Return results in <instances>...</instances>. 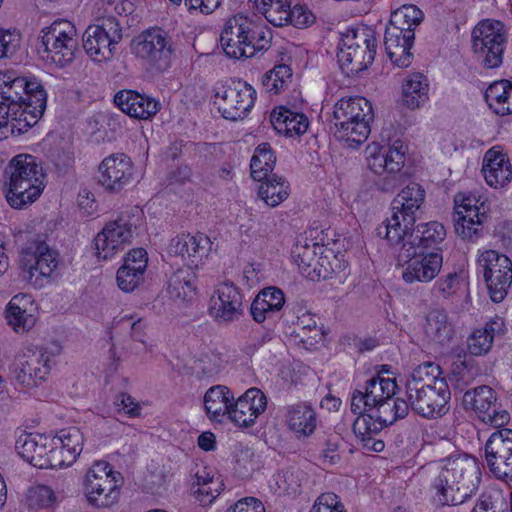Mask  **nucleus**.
<instances>
[{
  "mask_svg": "<svg viewBox=\"0 0 512 512\" xmlns=\"http://www.w3.org/2000/svg\"><path fill=\"white\" fill-rule=\"evenodd\" d=\"M426 336L433 342L445 344L453 337V327L443 310L435 309L428 313L424 327Z\"/></svg>",
  "mask_w": 512,
  "mask_h": 512,
  "instance_id": "nucleus-42",
  "label": "nucleus"
},
{
  "mask_svg": "<svg viewBox=\"0 0 512 512\" xmlns=\"http://www.w3.org/2000/svg\"><path fill=\"white\" fill-rule=\"evenodd\" d=\"M211 245L209 237L202 233L181 234L171 239L167 246V255L170 258H179L189 269H198L208 256Z\"/></svg>",
  "mask_w": 512,
  "mask_h": 512,
  "instance_id": "nucleus-23",
  "label": "nucleus"
},
{
  "mask_svg": "<svg viewBox=\"0 0 512 512\" xmlns=\"http://www.w3.org/2000/svg\"><path fill=\"white\" fill-rule=\"evenodd\" d=\"M122 38L119 22L114 17H108L86 28L82 36L83 48L93 61L107 62L114 57Z\"/></svg>",
  "mask_w": 512,
  "mask_h": 512,
  "instance_id": "nucleus-12",
  "label": "nucleus"
},
{
  "mask_svg": "<svg viewBox=\"0 0 512 512\" xmlns=\"http://www.w3.org/2000/svg\"><path fill=\"white\" fill-rule=\"evenodd\" d=\"M256 91L244 81L232 80L219 87L214 94V104L228 120L243 119L255 102Z\"/></svg>",
  "mask_w": 512,
  "mask_h": 512,
  "instance_id": "nucleus-14",
  "label": "nucleus"
},
{
  "mask_svg": "<svg viewBox=\"0 0 512 512\" xmlns=\"http://www.w3.org/2000/svg\"><path fill=\"white\" fill-rule=\"evenodd\" d=\"M211 313L221 322H233L243 315L242 294L232 282L225 281L217 286Z\"/></svg>",
  "mask_w": 512,
  "mask_h": 512,
  "instance_id": "nucleus-26",
  "label": "nucleus"
},
{
  "mask_svg": "<svg viewBox=\"0 0 512 512\" xmlns=\"http://www.w3.org/2000/svg\"><path fill=\"white\" fill-rule=\"evenodd\" d=\"M246 30L248 33L245 34V42L243 47L245 48V55L243 59L251 58L259 52H263L269 49L272 40V33L270 29L261 24H257L248 18Z\"/></svg>",
  "mask_w": 512,
  "mask_h": 512,
  "instance_id": "nucleus-40",
  "label": "nucleus"
},
{
  "mask_svg": "<svg viewBox=\"0 0 512 512\" xmlns=\"http://www.w3.org/2000/svg\"><path fill=\"white\" fill-rule=\"evenodd\" d=\"M0 75H4L5 83H1L0 93L5 94L2 98H6L12 105V109L18 114L22 108L21 100L26 88L28 79L25 77L16 76L14 71H0Z\"/></svg>",
  "mask_w": 512,
  "mask_h": 512,
  "instance_id": "nucleus-46",
  "label": "nucleus"
},
{
  "mask_svg": "<svg viewBox=\"0 0 512 512\" xmlns=\"http://www.w3.org/2000/svg\"><path fill=\"white\" fill-rule=\"evenodd\" d=\"M5 197L15 209H22L35 202L41 195L45 184V174L36 157L19 154L12 158L5 169Z\"/></svg>",
  "mask_w": 512,
  "mask_h": 512,
  "instance_id": "nucleus-3",
  "label": "nucleus"
},
{
  "mask_svg": "<svg viewBox=\"0 0 512 512\" xmlns=\"http://www.w3.org/2000/svg\"><path fill=\"white\" fill-rule=\"evenodd\" d=\"M407 151V145L399 139L388 146L372 144L366 148L367 167L381 176L376 183L381 191L392 192L405 181L403 167Z\"/></svg>",
  "mask_w": 512,
  "mask_h": 512,
  "instance_id": "nucleus-6",
  "label": "nucleus"
},
{
  "mask_svg": "<svg viewBox=\"0 0 512 512\" xmlns=\"http://www.w3.org/2000/svg\"><path fill=\"white\" fill-rule=\"evenodd\" d=\"M226 512H265V507L259 499L246 497L237 501Z\"/></svg>",
  "mask_w": 512,
  "mask_h": 512,
  "instance_id": "nucleus-58",
  "label": "nucleus"
},
{
  "mask_svg": "<svg viewBox=\"0 0 512 512\" xmlns=\"http://www.w3.org/2000/svg\"><path fill=\"white\" fill-rule=\"evenodd\" d=\"M50 447V438L33 434L20 435L15 445L19 456L39 469L54 468Z\"/></svg>",
  "mask_w": 512,
  "mask_h": 512,
  "instance_id": "nucleus-29",
  "label": "nucleus"
},
{
  "mask_svg": "<svg viewBox=\"0 0 512 512\" xmlns=\"http://www.w3.org/2000/svg\"><path fill=\"white\" fill-rule=\"evenodd\" d=\"M98 183L109 192H120L133 181L134 167L124 153L107 156L98 166Z\"/></svg>",
  "mask_w": 512,
  "mask_h": 512,
  "instance_id": "nucleus-24",
  "label": "nucleus"
},
{
  "mask_svg": "<svg viewBox=\"0 0 512 512\" xmlns=\"http://www.w3.org/2000/svg\"><path fill=\"white\" fill-rule=\"evenodd\" d=\"M77 31L68 20H56L41 31V47L47 60L59 67L70 64L77 49Z\"/></svg>",
  "mask_w": 512,
  "mask_h": 512,
  "instance_id": "nucleus-11",
  "label": "nucleus"
},
{
  "mask_svg": "<svg viewBox=\"0 0 512 512\" xmlns=\"http://www.w3.org/2000/svg\"><path fill=\"white\" fill-rule=\"evenodd\" d=\"M83 434L77 427L61 429L50 438V453L54 468H61L73 464L83 448Z\"/></svg>",
  "mask_w": 512,
  "mask_h": 512,
  "instance_id": "nucleus-25",
  "label": "nucleus"
},
{
  "mask_svg": "<svg viewBox=\"0 0 512 512\" xmlns=\"http://www.w3.org/2000/svg\"><path fill=\"white\" fill-rule=\"evenodd\" d=\"M114 103L131 118L146 120L154 116L160 104L149 96L133 90H122L114 96Z\"/></svg>",
  "mask_w": 512,
  "mask_h": 512,
  "instance_id": "nucleus-31",
  "label": "nucleus"
},
{
  "mask_svg": "<svg viewBox=\"0 0 512 512\" xmlns=\"http://www.w3.org/2000/svg\"><path fill=\"white\" fill-rule=\"evenodd\" d=\"M435 386L406 390L409 409L424 418H436L449 410L451 393L446 381L435 382Z\"/></svg>",
  "mask_w": 512,
  "mask_h": 512,
  "instance_id": "nucleus-18",
  "label": "nucleus"
},
{
  "mask_svg": "<svg viewBox=\"0 0 512 512\" xmlns=\"http://www.w3.org/2000/svg\"><path fill=\"white\" fill-rule=\"evenodd\" d=\"M29 306H32V300L27 294L15 295L8 303L6 318L16 332L28 331L34 326L36 318Z\"/></svg>",
  "mask_w": 512,
  "mask_h": 512,
  "instance_id": "nucleus-37",
  "label": "nucleus"
},
{
  "mask_svg": "<svg viewBox=\"0 0 512 512\" xmlns=\"http://www.w3.org/2000/svg\"><path fill=\"white\" fill-rule=\"evenodd\" d=\"M21 37L16 30L0 28V59L12 56L20 46Z\"/></svg>",
  "mask_w": 512,
  "mask_h": 512,
  "instance_id": "nucleus-54",
  "label": "nucleus"
},
{
  "mask_svg": "<svg viewBox=\"0 0 512 512\" xmlns=\"http://www.w3.org/2000/svg\"><path fill=\"white\" fill-rule=\"evenodd\" d=\"M47 93L35 78L28 80L21 100L16 122H12V135H20L34 126L46 110Z\"/></svg>",
  "mask_w": 512,
  "mask_h": 512,
  "instance_id": "nucleus-20",
  "label": "nucleus"
},
{
  "mask_svg": "<svg viewBox=\"0 0 512 512\" xmlns=\"http://www.w3.org/2000/svg\"><path fill=\"white\" fill-rule=\"evenodd\" d=\"M315 20L312 12L305 6L296 5L289 10L287 25L292 24L295 27H307Z\"/></svg>",
  "mask_w": 512,
  "mask_h": 512,
  "instance_id": "nucleus-55",
  "label": "nucleus"
},
{
  "mask_svg": "<svg viewBox=\"0 0 512 512\" xmlns=\"http://www.w3.org/2000/svg\"><path fill=\"white\" fill-rule=\"evenodd\" d=\"M483 329H477L468 340V349L473 355H482L487 353L493 344L492 336Z\"/></svg>",
  "mask_w": 512,
  "mask_h": 512,
  "instance_id": "nucleus-53",
  "label": "nucleus"
},
{
  "mask_svg": "<svg viewBox=\"0 0 512 512\" xmlns=\"http://www.w3.org/2000/svg\"><path fill=\"white\" fill-rule=\"evenodd\" d=\"M58 253L51 249L41 236L29 239L21 250L20 264L30 276L36 273L49 277L58 266Z\"/></svg>",
  "mask_w": 512,
  "mask_h": 512,
  "instance_id": "nucleus-22",
  "label": "nucleus"
},
{
  "mask_svg": "<svg viewBox=\"0 0 512 512\" xmlns=\"http://www.w3.org/2000/svg\"><path fill=\"white\" fill-rule=\"evenodd\" d=\"M397 245L396 258L399 265L407 264L402 272L403 280L412 284L414 282H429L434 279L442 267V256L436 252L420 251L421 247H414L413 243Z\"/></svg>",
  "mask_w": 512,
  "mask_h": 512,
  "instance_id": "nucleus-13",
  "label": "nucleus"
},
{
  "mask_svg": "<svg viewBox=\"0 0 512 512\" xmlns=\"http://www.w3.org/2000/svg\"><path fill=\"white\" fill-rule=\"evenodd\" d=\"M207 482L193 483L191 490L195 501L201 506L210 505L220 494L218 484L207 485Z\"/></svg>",
  "mask_w": 512,
  "mask_h": 512,
  "instance_id": "nucleus-52",
  "label": "nucleus"
},
{
  "mask_svg": "<svg viewBox=\"0 0 512 512\" xmlns=\"http://www.w3.org/2000/svg\"><path fill=\"white\" fill-rule=\"evenodd\" d=\"M314 506L327 507L329 510H332V512H344L343 505L338 501L337 496L333 493L321 495Z\"/></svg>",
  "mask_w": 512,
  "mask_h": 512,
  "instance_id": "nucleus-61",
  "label": "nucleus"
},
{
  "mask_svg": "<svg viewBox=\"0 0 512 512\" xmlns=\"http://www.w3.org/2000/svg\"><path fill=\"white\" fill-rule=\"evenodd\" d=\"M286 423L298 438L309 437L316 428V413L307 403H296L287 407Z\"/></svg>",
  "mask_w": 512,
  "mask_h": 512,
  "instance_id": "nucleus-34",
  "label": "nucleus"
},
{
  "mask_svg": "<svg viewBox=\"0 0 512 512\" xmlns=\"http://www.w3.org/2000/svg\"><path fill=\"white\" fill-rule=\"evenodd\" d=\"M175 5H184L188 10L200 11L203 14L212 13L220 4V0H170Z\"/></svg>",
  "mask_w": 512,
  "mask_h": 512,
  "instance_id": "nucleus-57",
  "label": "nucleus"
},
{
  "mask_svg": "<svg viewBox=\"0 0 512 512\" xmlns=\"http://www.w3.org/2000/svg\"><path fill=\"white\" fill-rule=\"evenodd\" d=\"M140 264V273L144 274L148 264V255L143 248L132 249L125 257L123 265H129V268H137Z\"/></svg>",
  "mask_w": 512,
  "mask_h": 512,
  "instance_id": "nucleus-59",
  "label": "nucleus"
},
{
  "mask_svg": "<svg viewBox=\"0 0 512 512\" xmlns=\"http://www.w3.org/2000/svg\"><path fill=\"white\" fill-rule=\"evenodd\" d=\"M131 52L151 70L164 71L170 66L174 51L168 32L160 27H150L130 43Z\"/></svg>",
  "mask_w": 512,
  "mask_h": 512,
  "instance_id": "nucleus-9",
  "label": "nucleus"
},
{
  "mask_svg": "<svg viewBox=\"0 0 512 512\" xmlns=\"http://www.w3.org/2000/svg\"><path fill=\"white\" fill-rule=\"evenodd\" d=\"M118 477L109 463L96 462L86 473L84 486L88 501L96 507H108L118 497Z\"/></svg>",
  "mask_w": 512,
  "mask_h": 512,
  "instance_id": "nucleus-16",
  "label": "nucleus"
},
{
  "mask_svg": "<svg viewBox=\"0 0 512 512\" xmlns=\"http://www.w3.org/2000/svg\"><path fill=\"white\" fill-rule=\"evenodd\" d=\"M276 157L269 143L259 144L251 159V176L256 181H263L272 172Z\"/></svg>",
  "mask_w": 512,
  "mask_h": 512,
  "instance_id": "nucleus-47",
  "label": "nucleus"
},
{
  "mask_svg": "<svg viewBox=\"0 0 512 512\" xmlns=\"http://www.w3.org/2000/svg\"><path fill=\"white\" fill-rule=\"evenodd\" d=\"M483 276L493 302L505 299L512 284V262L503 254L494 250L483 252L478 258Z\"/></svg>",
  "mask_w": 512,
  "mask_h": 512,
  "instance_id": "nucleus-15",
  "label": "nucleus"
},
{
  "mask_svg": "<svg viewBox=\"0 0 512 512\" xmlns=\"http://www.w3.org/2000/svg\"><path fill=\"white\" fill-rule=\"evenodd\" d=\"M482 329L488 332L487 334L492 336V339L494 340L495 336L504 334L505 323L503 318L495 317L491 319L488 323H486L485 327Z\"/></svg>",
  "mask_w": 512,
  "mask_h": 512,
  "instance_id": "nucleus-63",
  "label": "nucleus"
},
{
  "mask_svg": "<svg viewBox=\"0 0 512 512\" xmlns=\"http://www.w3.org/2000/svg\"><path fill=\"white\" fill-rule=\"evenodd\" d=\"M414 39L415 32L412 29L402 30L390 23L386 26L384 34L385 50L395 66L406 68L411 65L413 54L410 50Z\"/></svg>",
  "mask_w": 512,
  "mask_h": 512,
  "instance_id": "nucleus-27",
  "label": "nucleus"
},
{
  "mask_svg": "<svg viewBox=\"0 0 512 512\" xmlns=\"http://www.w3.org/2000/svg\"><path fill=\"white\" fill-rule=\"evenodd\" d=\"M441 368L433 362H424L415 367L406 380V390L435 386V382L445 381L440 378Z\"/></svg>",
  "mask_w": 512,
  "mask_h": 512,
  "instance_id": "nucleus-45",
  "label": "nucleus"
},
{
  "mask_svg": "<svg viewBox=\"0 0 512 512\" xmlns=\"http://www.w3.org/2000/svg\"><path fill=\"white\" fill-rule=\"evenodd\" d=\"M373 118L372 105L366 98H342L334 105L331 131L336 139L347 146L357 147L368 138Z\"/></svg>",
  "mask_w": 512,
  "mask_h": 512,
  "instance_id": "nucleus-4",
  "label": "nucleus"
},
{
  "mask_svg": "<svg viewBox=\"0 0 512 512\" xmlns=\"http://www.w3.org/2000/svg\"><path fill=\"white\" fill-rule=\"evenodd\" d=\"M254 7L272 25L276 27L287 25L291 8L290 0H254Z\"/></svg>",
  "mask_w": 512,
  "mask_h": 512,
  "instance_id": "nucleus-43",
  "label": "nucleus"
},
{
  "mask_svg": "<svg viewBox=\"0 0 512 512\" xmlns=\"http://www.w3.org/2000/svg\"><path fill=\"white\" fill-rule=\"evenodd\" d=\"M50 362L51 354L46 349H27L15 364L14 378L23 387H37L49 375Z\"/></svg>",
  "mask_w": 512,
  "mask_h": 512,
  "instance_id": "nucleus-21",
  "label": "nucleus"
},
{
  "mask_svg": "<svg viewBox=\"0 0 512 512\" xmlns=\"http://www.w3.org/2000/svg\"><path fill=\"white\" fill-rule=\"evenodd\" d=\"M264 180L259 186L258 196L267 206L276 207L287 199L289 186L281 177L268 175Z\"/></svg>",
  "mask_w": 512,
  "mask_h": 512,
  "instance_id": "nucleus-44",
  "label": "nucleus"
},
{
  "mask_svg": "<svg viewBox=\"0 0 512 512\" xmlns=\"http://www.w3.org/2000/svg\"><path fill=\"white\" fill-rule=\"evenodd\" d=\"M316 244L309 245H296L292 250V257L294 262L298 265L302 273H306L307 277L313 278V275L309 271L313 269V273L320 276V270L317 269L319 258L315 252Z\"/></svg>",
  "mask_w": 512,
  "mask_h": 512,
  "instance_id": "nucleus-49",
  "label": "nucleus"
},
{
  "mask_svg": "<svg viewBox=\"0 0 512 512\" xmlns=\"http://www.w3.org/2000/svg\"><path fill=\"white\" fill-rule=\"evenodd\" d=\"M485 459L498 479L512 480V429H497L489 436Z\"/></svg>",
  "mask_w": 512,
  "mask_h": 512,
  "instance_id": "nucleus-19",
  "label": "nucleus"
},
{
  "mask_svg": "<svg viewBox=\"0 0 512 512\" xmlns=\"http://www.w3.org/2000/svg\"><path fill=\"white\" fill-rule=\"evenodd\" d=\"M425 195L426 192L420 184H407L392 200L391 216L376 228V234L390 244L399 243L401 237L415 225Z\"/></svg>",
  "mask_w": 512,
  "mask_h": 512,
  "instance_id": "nucleus-5",
  "label": "nucleus"
},
{
  "mask_svg": "<svg viewBox=\"0 0 512 512\" xmlns=\"http://www.w3.org/2000/svg\"><path fill=\"white\" fill-rule=\"evenodd\" d=\"M460 285V277L456 272L449 273L440 278L436 284L435 289L444 298L450 297L456 293Z\"/></svg>",
  "mask_w": 512,
  "mask_h": 512,
  "instance_id": "nucleus-56",
  "label": "nucleus"
},
{
  "mask_svg": "<svg viewBox=\"0 0 512 512\" xmlns=\"http://www.w3.org/2000/svg\"><path fill=\"white\" fill-rule=\"evenodd\" d=\"M398 385L395 379L373 376L363 389H356L351 396V411L358 415L353 423V432L363 440H371L384 427L405 418L409 404L402 397H394Z\"/></svg>",
  "mask_w": 512,
  "mask_h": 512,
  "instance_id": "nucleus-1",
  "label": "nucleus"
},
{
  "mask_svg": "<svg viewBox=\"0 0 512 512\" xmlns=\"http://www.w3.org/2000/svg\"><path fill=\"white\" fill-rule=\"evenodd\" d=\"M274 129L288 137L304 134L309 126L308 118L302 113L293 112L287 108L274 109L270 115Z\"/></svg>",
  "mask_w": 512,
  "mask_h": 512,
  "instance_id": "nucleus-36",
  "label": "nucleus"
},
{
  "mask_svg": "<svg viewBox=\"0 0 512 512\" xmlns=\"http://www.w3.org/2000/svg\"><path fill=\"white\" fill-rule=\"evenodd\" d=\"M485 100L489 108L497 115L506 116L512 113V82L495 81L485 92Z\"/></svg>",
  "mask_w": 512,
  "mask_h": 512,
  "instance_id": "nucleus-39",
  "label": "nucleus"
},
{
  "mask_svg": "<svg viewBox=\"0 0 512 512\" xmlns=\"http://www.w3.org/2000/svg\"><path fill=\"white\" fill-rule=\"evenodd\" d=\"M140 267L129 268V265H122L116 275L118 287L124 292H132L144 280V274L140 273Z\"/></svg>",
  "mask_w": 512,
  "mask_h": 512,
  "instance_id": "nucleus-50",
  "label": "nucleus"
},
{
  "mask_svg": "<svg viewBox=\"0 0 512 512\" xmlns=\"http://www.w3.org/2000/svg\"><path fill=\"white\" fill-rule=\"evenodd\" d=\"M479 481V468L473 457L443 459L429 467L431 502L436 507L460 505L477 491Z\"/></svg>",
  "mask_w": 512,
  "mask_h": 512,
  "instance_id": "nucleus-2",
  "label": "nucleus"
},
{
  "mask_svg": "<svg viewBox=\"0 0 512 512\" xmlns=\"http://www.w3.org/2000/svg\"><path fill=\"white\" fill-rule=\"evenodd\" d=\"M481 172L493 188L504 187L512 180L511 163L501 146H493L485 152Z\"/></svg>",
  "mask_w": 512,
  "mask_h": 512,
  "instance_id": "nucleus-30",
  "label": "nucleus"
},
{
  "mask_svg": "<svg viewBox=\"0 0 512 512\" xmlns=\"http://www.w3.org/2000/svg\"><path fill=\"white\" fill-rule=\"evenodd\" d=\"M455 232L463 239L473 240L478 238L482 229V221L466 219L461 213H453Z\"/></svg>",
  "mask_w": 512,
  "mask_h": 512,
  "instance_id": "nucleus-51",
  "label": "nucleus"
},
{
  "mask_svg": "<svg viewBox=\"0 0 512 512\" xmlns=\"http://www.w3.org/2000/svg\"><path fill=\"white\" fill-rule=\"evenodd\" d=\"M446 236V230L444 226L436 221H431L425 225H418L415 229V225L412 229L408 230L399 243L393 245L409 246V243H413L414 247H421L420 251H428L433 245H436L444 240Z\"/></svg>",
  "mask_w": 512,
  "mask_h": 512,
  "instance_id": "nucleus-33",
  "label": "nucleus"
},
{
  "mask_svg": "<svg viewBox=\"0 0 512 512\" xmlns=\"http://www.w3.org/2000/svg\"><path fill=\"white\" fill-rule=\"evenodd\" d=\"M429 84L420 73L412 74L403 83L402 102L409 109H416L428 100Z\"/></svg>",
  "mask_w": 512,
  "mask_h": 512,
  "instance_id": "nucleus-41",
  "label": "nucleus"
},
{
  "mask_svg": "<svg viewBox=\"0 0 512 512\" xmlns=\"http://www.w3.org/2000/svg\"><path fill=\"white\" fill-rule=\"evenodd\" d=\"M285 303L283 292L277 287H267L261 290L253 300L250 312L257 323H262L279 311Z\"/></svg>",
  "mask_w": 512,
  "mask_h": 512,
  "instance_id": "nucleus-35",
  "label": "nucleus"
},
{
  "mask_svg": "<svg viewBox=\"0 0 512 512\" xmlns=\"http://www.w3.org/2000/svg\"><path fill=\"white\" fill-rule=\"evenodd\" d=\"M248 17L237 14L226 20L220 34V43L225 54L233 59H243L245 55V34Z\"/></svg>",
  "mask_w": 512,
  "mask_h": 512,
  "instance_id": "nucleus-32",
  "label": "nucleus"
},
{
  "mask_svg": "<svg viewBox=\"0 0 512 512\" xmlns=\"http://www.w3.org/2000/svg\"><path fill=\"white\" fill-rule=\"evenodd\" d=\"M504 26L499 21L483 20L472 31V50L481 65L487 69L502 64L506 44Z\"/></svg>",
  "mask_w": 512,
  "mask_h": 512,
  "instance_id": "nucleus-10",
  "label": "nucleus"
},
{
  "mask_svg": "<svg viewBox=\"0 0 512 512\" xmlns=\"http://www.w3.org/2000/svg\"><path fill=\"white\" fill-rule=\"evenodd\" d=\"M376 55L375 32L368 27L347 30L338 45V63L342 72L353 77L370 66Z\"/></svg>",
  "mask_w": 512,
  "mask_h": 512,
  "instance_id": "nucleus-7",
  "label": "nucleus"
},
{
  "mask_svg": "<svg viewBox=\"0 0 512 512\" xmlns=\"http://www.w3.org/2000/svg\"><path fill=\"white\" fill-rule=\"evenodd\" d=\"M471 512H503L497 508L491 496L482 495Z\"/></svg>",
  "mask_w": 512,
  "mask_h": 512,
  "instance_id": "nucleus-64",
  "label": "nucleus"
},
{
  "mask_svg": "<svg viewBox=\"0 0 512 512\" xmlns=\"http://www.w3.org/2000/svg\"><path fill=\"white\" fill-rule=\"evenodd\" d=\"M115 404L123 409L130 417H137L140 415L141 407L139 403L136 402L129 394L121 393L118 395Z\"/></svg>",
  "mask_w": 512,
  "mask_h": 512,
  "instance_id": "nucleus-60",
  "label": "nucleus"
},
{
  "mask_svg": "<svg viewBox=\"0 0 512 512\" xmlns=\"http://www.w3.org/2000/svg\"><path fill=\"white\" fill-rule=\"evenodd\" d=\"M266 408L265 394L258 388H250L236 402L232 401L229 418L240 427H250Z\"/></svg>",
  "mask_w": 512,
  "mask_h": 512,
  "instance_id": "nucleus-28",
  "label": "nucleus"
},
{
  "mask_svg": "<svg viewBox=\"0 0 512 512\" xmlns=\"http://www.w3.org/2000/svg\"><path fill=\"white\" fill-rule=\"evenodd\" d=\"M33 496L38 497V503L41 506H49L53 502L54 493L45 485H39L32 491Z\"/></svg>",
  "mask_w": 512,
  "mask_h": 512,
  "instance_id": "nucleus-62",
  "label": "nucleus"
},
{
  "mask_svg": "<svg viewBox=\"0 0 512 512\" xmlns=\"http://www.w3.org/2000/svg\"><path fill=\"white\" fill-rule=\"evenodd\" d=\"M140 222V211L127 209L105 224L94 239L98 258L108 260L131 244Z\"/></svg>",
  "mask_w": 512,
  "mask_h": 512,
  "instance_id": "nucleus-8",
  "label": "nucleus"
},
{
  "mask_svg": "<svg viewBox=\"0 0 512 512\" xmlns=\"http://www.w3.org/2000/svg\"><path fill=\"white\" fill-rule=\"evenodd\" d=\"M232 401L234 396L228 387L216 385L209 388L204 395V406L208 417L220 422L224 415H230Z\"/></svg>",
  "mask_w": 512,
  "mask_h": 512,
  "instance_id": "nucleus-38",
  "label": "nucleus"
},
{
  "mask_svg": "<svg viewBox=\"0 0 512 512\" xmlns=\"http://www.w3.org/2000/svg\"><path fill=\"white\" fill-rule=\"evenodd\" d=\"M465 410L474 411L482 422L500 428L510 421V414L497 402L495 391L486 385L466 391L462 398Z\"/></svg>",
  "mask_w": 512,
  "mask_h": 512,
  "instance_id": "nucleus-17",
  "label": "nucleus"
},
{
  "mask_svg": "<svg viewBox=\"0 0 512 512\" xmlns=\"http://www.w3.org/2000/svg\"><path fill=\"white\" fill-rule=\"evenodd\" d=\"M423 12L413 4H405L392 11L389 23L402 30L412 29L423 21Z\"/></svg>",
  "mask_w": 512,
  "mask_h": 512,
  "instance_id": "nucleus-48",
  "label": "nucleus"
}]
</instances>
